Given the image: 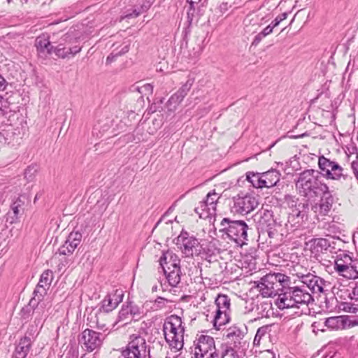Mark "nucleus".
Wrapping results in <instances>:
<instances>
[{"mask_svg": "<svg viewBox=\"0 0 358 358\" xmlns=\"http://www.w3.org/2000/svg\"><path fill=\"white\" fill-rule=\"evenodd\" d=\"M321 197L320 200V209H322V216L326 215L330 210L332 203H333V197L329 192V189L327 190V193L321 194Z\"/></svg>", "mask_w": 358, "mask_h": 358, "instance_id": "28", "label": "nucleus"}, {"mask_svg": "<svg viewBox=\"0 0 358 358\" xmlns=\"http://www.w3.org/2000/svg\"><path fill=\"white\" fill-rule=\"evenodd\" d=\"M244 29L246 33H255L260 27L257 22V18L251 17V15H248L244 20Z\"/></svg>", "mask_w": 358, "mask_h": 358, "instance_id": "34", "label": "nucleus"}, {"mask_svg": "<svg viewBox=\"0 0 358 358\" xmlns=\"http://www.w3.org/2000/svg\"><path fill=\"white\" fill-rule=\"evenodd\" d=\"M25 199V196H20L13 201L10 206V208L13 210L14 215L15 217H17L18 215L21 214L23 212Z\"/></svg>", "mask_w": 358, "mask_h": 358, "instance_id": "36", "label": "nucleus"}, {"mask_svg": "<svg viewBox=\"0 0 358 358\" xmlns=\"http://www.w3.org/2000/svg\"><path fill=\"white\" fill-rule=\"evenodd\" d=\"M33 172H36V170L34 169V168H31L30 166H29L24 171V177L26 178H27L28 180H31V176H32V174H33Z\"/></svg>", "mask_w": 358, "mask_h": 358, "instance_id": "54", "label": "nucleus"}, {"mask_svg": "<svg viewBox=\"0 0 358 358\" xmlns=\"http://www.w3.org/2000/svg\"><path fill=\"white\" fill-rule=\"evenodd\" d=\"M169 284L171 287H176L180 282L181 278V270L180 267L176 268H171L169 270L166 268V271L164 272Z\"/></svg>", "mask_w": 358, "mask_h": 358, "instance_id": "27", "label": "nucleus"}, {"mask_svg": "<svg viewBox=\"0 0 358 358\" xmlns=\"http://www.w3.org/2000/svg\"><path fill=\"white\" fill-rule=\"evenodd\" d=\"M263 34L262 32H259L257 35L255 36L252 43V45L257 46L260 41L266 37L264 35H262Z\"/></svg>", "mask_w": 358, "mask_h": 358, "instance_id": "51", "label": "nucleus"}, {"mask_svg": "<svg viewBox=\"0 0 358 358\" xmlns=\"http://www.w3.org/2000/svg\"><path fill=\"white\" fill-rule=\"evenodd\" d=\"M351 299L355 301H358V282L353 288L352 293L350 294Z\"/></svg>", "mask_w": 358, "mask_h": 358, "instance_id": "56", "label": "nucleus"}, {"mask_svg": "<svg viewBox=\"0 0 358 358\" xmlns=\"http://www.w3.org/2000/svg\"><path fill=\"white\" fill-rule=\"evenodd\" d=\"M268 234L269 237H273V231H268Z\"/></svg>", "mask_w": 358, "mask_h": 358, "instance_id": "63", "label": "nucleus"}, {"mask_svg": "<svg viewBox=\"0 0 358 358\" xmlns=\"http://www.w3.org/2000/svg\"><path fill=\"white\" fill-rule=\"evenodd\" d=\"M230 320V313L216 310L213 317V326L215 329H220L221 327L228 323Z\"/></svg>", "mask_w": 358, "mask_h": 358, "instance_id": "29", "label": "nucleus"}, {"mask_svg": "<svg viewBox=\"0 0 358 358\" xmlns=\"http://www.w3.org/2000/svg\"><path fill=\"white\" fill-rule=\"evenodd\" d=\"M350 268H352V271H353V275L352 277H345L348 279H356L358 278V262L357 261H353L352 264L350 266Z\"/></svg>", "mask_w": 358, "mask_h": 358, "instance_id": "45", "label": "nucleus"}, {"mask_svg": "<svg viewBox=\"0 0 358 358\" xmlns=\"http://www.w3.org/2000/svg\"><path fill=\"white\" fill-rule=\"evenodd\" d=\"M219 199L220 196L218 194L215 192V190L209 192L207 194L204 201L208 205V211L215 214L217 203Z\"/></svg>", "mask_w": 358, "mask_h": 358, "instance_id": "35", "label": "nucleus"}, {"mask_svg": "<svg viewBox=\"0 0 358 358\" xmlns=\"http://www.w3.org/2000/svg\"><path fill=\"white\" fill-rule=\"evenodd\" d=\"M176 245L186 257H192L199 253L200 243L198 239L182 231L176 238Z\"/></svg>", "mask_w": 358, "mask_h": 358, "instance_id": "11", "label": "nucleus"}, {"mask_svg": "<svg viewBox=\"0 0 358 358\" xmlns=\"http://www.w3.org/2000/svg\"><path fill=\"white\" fill-rule=\"evenodd\" d=\"M247 331V327L244 326L242 329L238 327H234L230 328L228 331L227 337L231 338L234 340V343H236V341L242 340L245 334V331Z\"/></svg>", "mask_w": 358, "mask_h": 358, "instance_id": "33", "label": "nucleus"}, {"mask_svg": "<svg viewBox=\"0 0 358 358\" xmlns=\"http://www.w3.org/2000/svg\"><path fill=\"white\" fill-rule=\"evenodd\" d=\"M254 220L262 227L266 226L271 229V226L275 224L273 219V212L268 209H262L254 215Z\"/></svg>", "mask_w": 358, "mask_h": 358, "instance_id": "21", "label": "nucleus"}, {"mask_svg": "<svg viewBox=\"0 0 358 358\" xmlns=\"http://www.w3.org/2000/svg\"><path fill=\"white\" fill-rule=\"evenodd\" d=\"M53 280V273L50 270H46L41 275L39 282L34 291V296L31 299L29 306L34 308L33 313L40 317L41 320L44 315L45 302L42 301L44 296L47 293L50 284Z\"/></svg>", "mask_w": 358, "mask_h": 358, "instance_id": "6", "label": "nucleus"}, {"mask_svg": "<svg viewBox=\"0 0 358 358\" xmlns=\"http://www.w3.org/2000/svg\"><path fill=\"white\" fill-rule=\"evenodd\" d=\"M183 100V98L176 92L173 94L167 102V108L170 111H173L176 109V107Z\"/></svg>", "mask_w": 358, "mask_h": 358, "instance_id": "40", "label": "nucleus"}, {"mask_svg": "<svg viewBox=\"0 0 358 358\" xmlns=\"http://www.w3.org/2000/svg\"><path fill=\"white\" fill-rule=\"evenodd\" d=\"M105 335L90 329H85L78 337V343L84 350L92 352L101 346Z\"/></svg>", "mask_w": 358, "mask_h": 358, "instance_id": "10", "label": "nucleus"}, {"mask_svg": "<svg viewBox=\"0 0 358 358\" xmlns=\"http://www.w3.org/2000/svg\"><path fill=\"white\" fill-rule=\"evenodd\" d=\"M351 169L355 174V178L358 180V160L353 161L351 163Z\"/></svg>", "mask_w": 358, "mask_h": 358, "instance_id": "53", "label": "nucleus"}, {"mask_svg": "<svg viewBox=\"0 0 358 358\" xmlns=\"http://www.w3.org/2000/svg\"><path fill=\"white\" fill-rule=\"evenodd\" d=\"M310 251L315 256L320 255L330 247V243L325 238H315L310 242Z\"/></svg>", "mask_w": 358, "mask_h": 358, "instance_id": "25", "label": "nucleus"}, {"mask_svg": "<svg viewBox=\"0 0 358 358\" xmlns=\"http://www.w3.org/2000/svg\"><path fill=\"white\" fill-rule=\"evenodd\" d=\"M287 13H283L280 15H278V17H276L275 19L273 21H272L271 24L274 27H275L280 23V22L285 20L287 18Z\"/></svg>", "mask_w": 358, "mask_h": 358, "instance_id": "47", "label": "nucleus"}, {"mask_svg": "<svg viewBox=\"0 0 358 358\" xmlns=\"http://www.w3.org/2000/svg\"><path fill=\"white\" fill-rule=\"evenodd\" d=\"M221 358H239V357L234 349L229 348L225 350Z\"/></svg>", "mask_w": 358, "mask_h": 358, "instance_id": "44", "label": "nucleus"}, {"mask_svg": "<svg viewBox=\"0 0 358 358\" xmlns=\"http://www.w3.org/2000/svg\"><path fill=\"white\" fill-rule=\"evenodd\" d=\"M82 234L78 231L71 232L64 244L59 248V252L60 255H69L72 254L78 245L80 243Z\"/></svg>", "mask_w": 358, "mask_h": 358, "instance_id": "17", "label": "nucleus"}, {"mask_svg": "<svg viewBox=\"0 0 358 358\" xmlns=\"http://www.w3.org/2000/svg\"><path fill=\"white\" fill-rule=\"evenodd\" d=\"M163 332L171 349L178 352L183 348L185 327L180 317L171 315L166 317L163 325Z\"/></svg>", "mask_w": 358, "mask_h": 358, "instance_id": "4", "label": "nucleus"}, {"mask_svg": "<svg viewBox=\"0 0 358 358\" xmlns=\"http://www.w3.org/2000/svg\"><path fill=\"white\" fill-rule=\"evenodd\" d=\"M145 338L138 334L130 336L127 348L122 352V358H145L147 355Z\"/></svg>", "mask_w": 358, "mask_h": 358, "instance_id": "9", "label": "nucleus"}, {"mask_svg": "<svg viewBox=\"0 0 358 358\" xmlns=\"http://www.w3.org/2000/svg\"><path fill=\"white\" fill-rule=\"evenodd\" d=\"M318 166L322 175L327 179L334 180H346L348 178L347 173H344V169L337 162L320 156L318 159Z\"/></svg>", "mask_w": 358, "mask_h": 358, "instance_id": "7", "label": "nucleus"}, {"mask_svg": "<svg viewBox=\"0 0 358 358\" xmlns=\"http://www.w3.org/2000/svg\"><path fill=\"white\" fill-rule=\"evenodd\" d=\"M215 357L213 356H207L206 355L201 353H194V355L192 357V358H214Z\"/></svg>", "mask_w": 358, "mask_h": 358, "instance_id": "58", "label": "nucleus"}, {"mask_svg": "<svg viewBox=\"0 0 358 358\" xmlns=\"http://www.w3.org/2000/svg\"><path fill=\"white\" fill-rule=\"evenodd\" d=\"M258 205L259 202L255 196L251 194H238L233 197L230 208L234 214L244 215L254 210Z\"/></svg>", "mask_w": 358, "mask_h": 358, "instance_id": "8", "label": "nucleus"}, {"mask_svg": "<svg viewBox=\"0 0 358 358\" xmlns=\"http://www.w3.org/2000/svg\"><path fill=\"white\" fill-rule=\"evenodd\" d=\"M8 83L5 78L0 74V91L6 90Z\"/></svg>", "mask_w": 358, "mask_h": 358, "instance_id": "57", "label": "nucleus"}, {"mask_svg": "<svg viewBox=\"0 0 358 358\" xmlns=\"http://www.w3.org/2000/svg\"><path fill=\"white\" fill-rule=\"evenodd\" d=\"M349 319L348 316H335L325 319L324 324L331 329H343L346 327L350 326Z\"/></svg>", "mask_w": 358, "mask_h": 358, "instance_id": "23", "label": "nucleus"}, {"mask_svg": "<svg viewBox=\"0 0 358 358\" xmlns=\"http://www.w3.org/2000/svg\"><path fill=\"white\" fill-rule=\"evenodd\" d=\"M35 46L38 55L41 57H46L53 52L54 45L46 34H42L36 38Z\"/></svg>", "mask_w": 358, "mask_h": 358, "instance_id": "19", "label": "nucleus"}, {"mask_svg": "<svg viewBox=\"0 0 358 358\" xmlns=\"http://www.w3.org/2000/svg\"><path fill=\"white\" fill-rule=\"evenodd\" d=\"M274 28L275 27L271 24H270L266 28H264L261 32L263 34L262 35L266 36L271 33H272Z\"/></svg>", "mask_w": 358, "mask_h": 358, "instance_id": "55", "label": "nucleus"}, {"mask_svg": "<svg viewBox=\"0 0 358 358\" xmlns=\"http://www.w3.org/2000/svg\"><path fill=\"white\" fill-rule=\"evenodd\" d=\"M201 52V48L200 46H197L196 48L194 47L192 52L189 54L188 57L192 60L196 59L199 57Z\"/></svg>", "mask_w": 358, "mask_h": 358, "instance_id": "46", "label": "nucleus"}, {"mask_svg": "<svg viewBox=\"0 0 358 358\" xmlns=\"http://www.w3.org/2000/svg\"><path fill=\"white\" fill-rule=\"evenodd\" d=\"M280 172L275 169H271L263 173L264 187L269 188L276 185L280 180Z\"/></svg>", "mask_w": 358, "mask_h": 358, "instance_id": "26", "label": "nucleus"}, {"mask_svg": "<svg viewBox=\"0 0 358 358\" xmlns=\"http://www.w3.org/2000/svg\"><path fill=\"white\" fill-rule=\"evenodd\" d=\"M216 310L230 313V299L227 295L219 294L215 299Z\"/></svg>", "mask_w": 358, "mask_h": 358, "instance_id": "30", "label": "nucleus"}, {"mask_svg": "<svg viewBox=\"0 0 358 358\" xmlns=\"http://www.w3.org/2000/svg\"><path fill=\"white\" fill-rule=\"evenodd\" d=\"M248 229L245 221L224 217L220 223L218 231L222 238H229L236 245L243 246L248 241Z\"/></svg>", "mask_w": 358, "mask_h": 358, "instance_id": "3", "label": "nucleus"}, {"mask_svg": "<svg viewBox=\"0 0 358 358\" xmlns=\"http://www.w3.org/2000/svg\"><path fill=\"white\" fill-rule=\"evenodd\" d=\"M132 317L129 313L127 304H123L117 315V322H124V325L131 321Z\"/></svg>", "mask_w": 358, "mask_h": 358, "instance_id": "39", "label": "nucleus"}, {"mask_svg": "<svg viewBox=\"0 0 358 358\" xmlns=\"http://www.w3.org/2000/svg\"><path fill=\"white\" fill-rule=\"evenodd\" d=\"M187 2L189 3V8H196V10H198L199 5H196V3L192 4V1L187 0Z\"/></svg>", "mask_w": 358, "mask_h": 358, "instance_id": "59", "label": "nucleus"}, {"mask_svg": "<svg viewBox=\"0 0 358 358\" xmlns=\"http://www.w3.org/2000/svg\"><path fill=\"white\" fill-rule=\"evenodd\" d=\"M312 211L315 213V216L318 218L319 215L322 216V209H320V206L319 203H316L315 205L312 206Z\"/></svg>", "mask_w": 358, "mask_h": 358, "instance_id": "50", "label": "nucleus"}, {"mask_svg": "<svg viewBox=\"0 0 358 358\" xmlns=\"http://www.w3.org/2000/svg\"><path fill=\"white\" fill-rule=\"evenodd\" d=\"M285 202L287 203L290 211L295 208H298L299 205H303L305 203H308V201L306 202H298V199H296L294 196L287 195L285 196Z\"/></svg>", "mask_w": 358, "mask_h": 358, "instance_id": "41", "label": "nucleus"}, {"mask_svg": "<svg viewBox=\"0 0 358 358\" xmlns=\"http://www.w3.org/2000/svg\"><path fill=\"white\" fill-rule=\"evenodd\" d=\"M301 282L313 293H325L330 287L329 282L322 278L307 272L306 275H301Z\"/></svg>", "mask_w": 358, "mask_h": 358, "instance_id": "12", "label": "nucleus"}, {"mask_svg": "<svg viewBox=\"0 0 358 358\" xmlns=\"http://www.w3.org/2000/svg\"><path fill=\"white\" fill-rule=\"evenodd\" d=\"M193 80L191 79H189L186 81L185 84L182 85V87L177 91L179 95L182 96V98H185L189 90L192 88V86L193 85Z\"/></svg>", "mask_w": 358, "mask_h": 358, "instance_id": "42", "label": "nucleus"}, {"mask_svg": "<svg viewBox=\"0 0 358 358\" xmlns=\"http://www.w3.org/2000/svg\"><path fill=\"white\" fill-rule=\"evenodd\" d=\"M202 353L207 356L217 357L215 347V341L210 336H201L194 349V353Z\"/></svg>", "mask_w": 358, "mask_h": 358, "instance_id": "15", "label": "nucleus"}, {"mask_svg": "<svg viewBox=\"0 0 358 358\" xmlns=\"http://www.w3.org/2000/svg\"><path fill=\"white\" fill-rule=\"evenodd\" d=\"M180 260L177 255L169 251L164 252L159 259V264L164 272L166 271L167 268L170 270L171 268L180 267Z\"/></svg>", "mask_w": 358, "mask_h": 358, "instance_id": "22", "label": "nucleus"}, {"mask_svg": "<svg viewBox=\"0 0 358 358\" xmlns=\"http://www.w3.org/2000/svg\"><path fill=\"white\" fill-rule=\"evenodd\" d=\"M194 210L199 215V217L203 219H206L210 215H214L213 213L208 211V205L205 202V201L199 202L198 206L195 208Z\"/></svg>", "mask_w": 358, "mask_h": 358, "instance_id": "38", "label": "nucleus"}, {"mask_svg": "<svg viewBox=\"0 0 358 358\" xmlns=\"http://www.w3.org/2000/svg\"><path fill=\"white\" fill-rule=\"evenodd\" d=\"M166 300L162 297H158L155 301V306L157 309H161L165 306Z\"/></svg>", "mask_w": 358, "mask_h": 358, "instance_id": "49", "label": "nucleus"}, {"mask_svg": "<svg viewBox=\"0 0 358 358\" xmlns=\"http://www.w3.org/2000/svg\"><path fill=\"white\" fill-rule=\"evenodd\" d=\"M123 294L121 290H116L114 293L108 294L101 302L99 308L106 313L115 309L122 300Z\"/></svg>", "mask_w": 358, "mask_h": 358, "instance_id": "18", "label": "nucleus"}, {"mask_svg": "<svg viewBox=\"0 0 358 358\" xmlns=\"http://www.w3.org/2000/svg\"><path fill=\"white\" fill-rule=\"evenodd\" d=\"M352 263V257L345 252L340 253L336 256L334 262L335 270L343 277H352L353 271L350 268V266Z\"/></svg>", "mask_w": 358, "mask_h": 358, "instance_id": "14", "label": "nucleus"}, {"mask_svg": "<svg viewBox=\"0 0 358 358\" xmlns=\"http://www.w3.org/2000/svg\"><path fill=\"white\" fill-rule=\"evenodd\" d=\"M197 14L196 8H188L187 15L188 18V22L189 24H191L194 18L196 17V15Z\"/></svg>", "mask_w": 358, "mask_h": 358, "instance_id": "48", "label": "nucleus"}, {"mask_svg": "<svg viewBox=\"0 0 358 358\" xmlns=\"http://www.w3.org/2000/svg\"><path fill=\"white\" fill-rule=\"evenodd\" d=\"M154 0H148L146 3H143L140 8H134L132 13H128L124 16L122 17V20L124 18H131L138 17L141 13L146 11L153 3Z\"/></svg>", "mask_w": 358, "mask_h": 358, "instance_id": "37", "label": "nucleus"}, {"mask_svg": "<svg viewBox=\"0 0 358 358\" xmlns=\"http://www.w3.org/2000/svg\"><path fill=\"white\" fill-rule=\"evenodd\" d=\"M145 87L148 90H152V86L150 85H148Z\"/></svg>", "mask_w": 358, "mask_h": 358, "instance_id": "64", "label": "nucleus"}, {"mask_svg": "<svg viewBox=\"0 0 358 358\" xmlns=\"http://www.w3.org/2000/svg\"><path fill=\"white\" fill-rule=\"evenodd\" d=\"M288 277L280 273H269L253 282V287L257 288L263 297H273L283 287Z\"/></svg>", "mask_w": 358, "mask_h": 358, "instance_id": "5", "label": "nucleus"}, {"mask_svg": "<svg viewBox=\"0 0 358 358\" xmlns=\"http://www.w3.org/2000/svg\"><path fill=\"white\" fill-rule=\"evenodd\" d=\"M128 50H129L128 47L127 46L124 47L123 48V53L128 52Z\"/></svg>", "mask_w": 358, "mask_h": 358, "instance_id": "62", "label": "nucleus"}, {"mask_svg": "<svg viewBox=\"0 0 358 358\" xmlns=\"http://www.w3.org/2000/svg\"><path fill=\"white\" fill-rule=\"evenodd\" d=\"M113 57H114V56H113V55H109V56L107 57V59H106L107 62H110L113 60Z\"/></svg>", "mask_w": 358, "mask_h": 358, "instance_id": "61", "label": "nucleus"}, {"mask_svg": "<svg viewBox=\"0 0 358 358\" xmlns=\"http://www.w3.org/2000/svg\"><path fill=\"white\" fill-rule=\"evenodd\" d=\"M129 313L134 320H138L143 315V307L142 306H139L133 301H127L126 303Z\"/></svg>", "mask_w": 358, "mask_h": 358, "instance_id": "31", "label": "nucleus"}, {"mask_svg": "<svg viewBox=\"0 0 358 358\" xmlns=\"http://www.w3.org/2000/svg\"><path fill=\"white\" fill-rule=\"evenodd\" d=\"M246 179L250 182L252 186L255 188H263V173H253V172H248L246 174Z\"/></svg>", "mask_w": 358, "mask_h": 358, "instance_id": "32", "label": "nucleus"}, {"mask_svg": "<svg viewBox=\"0 0 358 358\" xmlns=\"http://www.w3.org/2000/svg\"><path fill=\"white\" fill-rule=\"evenodd\" d=\"M81 49V47L78 45L69 47V52L70 56H74L76 54L80 52Z\"/></svg>", "mask_w": 358, "mask_h": 358, "instance_id": "52", "label": "nucleus"}, {"mask_svg": "<svg viewBox=\"0 0 358 358\" xmlns=\"http://www.w3.org/2000/svg\"><path fill=\"white\" fill-rule=\"evenodd\" d=\"M313 301L312 295L305 289L304 286L287 287L282 293L278 294L275 304L279 309L300 308L308 306Z\"/></svg>", "mask_w": 358, "mask_h": 358, "instance_id": "2", "label": "nucleus"}, {"mask_svg": "<svg viewBox=\"0 0 358 358\" xmlns=\"http://www.w3.org/2000/svg\"><path fill=\"white\" fill-rule=\"evenodd\" d=\"M72 38L69 34H66L61 38L57 45H54L53 52L59 58L66 59L70 56L69 48L66 45L72 43Z\"/></svg>", "mask_w": 358, "mask_h": 358, "instance_id": "20", "label": "nucleus"}, {"mask_svg": "<svg viewBox=\"0 0 358 358\" xmlns=\"http://www.w3.org/2000/svg\"><path fill=\"white\" fill-rule=\"evenodd\" d=\"M296 187L301 196L308 199L318 197L327 193L329 187L321 180L320 172L307 169L300 173L296 181Z\"/></svg>", "mask_w": 358, "mask_h": 358, "instance_id": "1", "label": "nucleus"}, {"mask_svg": "<svg viewBox=\"0 0 358 358\" xmlns=\"http://www.w3.org/2000/svg\"><path fill=\"white\" fill-rule=\"evenodd\" d=\"M31 346V338L28 336L22 338L15 348V358H26Z\"/></svg>", "mask_w": 358, "mask_h": 358, "instance_id": "24", "label": "nucleus"}, {"mask_svg": "<svg viewBox=\"0 0 358 358\" xmlns=\"http://www.w3.org/2000/svg\"><path fill=\"white\" fill-rule=\"evenodd\" d=\"M108 313L98 309L95 313H91L87 317L89 325L92 328H97L105 332L108 329L107 327Z\"/></svg>", "mask_w": 358, "mask_h": 358, "instance_id": "16", "label": "nucleus"}, {"mask_svg": "<svg viewBox=\"0 0 358 358\" xmlns=\"http://www.w3.org/2000/svg\"><path fill=\"white\" fill-rule=\"evenodd\" d=\"M308 203L299 205L298 208H295L289 211L287 217V222L292 227H299L308 220Z\"/></svg>", "mask_w": 358, "mask_h": 358, "instance_id": "13", "label": "nucleus"}, {"mask_svg": "<svg viewBox=\"0 0 358 358\" xmlns=\"http://www.w3.org/2000/svg\"><path fill=\"white\" fill-rule=\"evenodd\" d=\"M268 329V326H263V327H259L257 329L256 335L254 338V344L255 345L259 344L261 338L267 334Z\"/></svg>", "mask_w": 358, "mask_h": 358, "instance_id": "43", "label": "nucleus"}, {"mask_svg": "<svg viewBox=\"0 0 358 358\" xmlns=\"http://www.w3.org/2000/svg\"><path fill=\"white\" fill-rule=\"evenodd\" d=\"M307 273H303V272H297L296 273V276L301 280V275H306Z\"/></svg>", "mask_w": 358, "mask_h": 358, "instance_id": "60", "label": "nucleus"}]
</instances>
